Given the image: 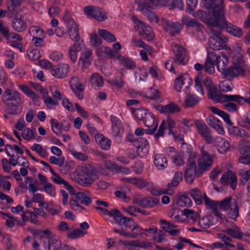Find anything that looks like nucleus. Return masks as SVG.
I'll return each instance as SVG.
<instances>
[{"mask_svg": "<svg viewBox=\"0 0 250 250\" xmlns=\"http://www.w3.org/2000/svg\"><path fill=\"white\" fill-rule=\"evenodd\" d=\"M216 4V8H217V12L214 9L213 11V19L217 23L216 25L217 28L220 31L225 28L230 34L238 38H241L243 35L242 29L228 22L225 19L223 8L222 7V1L221 0H217Z\"/></svg>", "mask_w": 250, "mask_h": 250, "instance_id": "1", "label": "nucleus"}, {"mask_svg": "<svg viewBox=\"0 0 250 250\" xmlns=\"http://www.w3.org/2000/svg\"><path fill=\"white\" fill-rule=\"evenodd\" d=\"M2 101L7 106L5 111L8 114L16 115L21 112L20 107L22 100L18 91L10 89H6L2 95Z\"/></svg>", "mask_w": 250, "mask_h": 250, "instance_id": "2", "label": "nucleus"}, {"mask_svg": "<svg viewBox=\"0 0 250 250\" xmlns=\"http://www.w3.org/2000/svg\"><path fill=\"white\" fill-rule=\"evenodd\" d=\"M208 32L210 34L208 41V45L213 50H219L222 48V42H226L228 39L221 34V31L217 27V23L213 18L207 21Z\"/></svg>", "mask_w": 250, "mask_h": 250, "instance_id": "3", "label": "nucleus"}, {"mask_svg": "<svg viewBox=\"0 0 250 250\" xmlns=\"http://www.w3.org/2000/svg\"><path fill=\"white\" fill-rule=\"evenodd\" d=\"M214 159V155L208 153L205 150L203 146L201 149V153L198 158L199 173H203L209 170L212 166Z\"/></svg>", "mask_w": 250, "mask_h": 250, "instance_id": "4", "label": "nucleus"}, {"mask_svg": "<svg viewBox=\"0 0 250 250\" xmlns=\"http://www.w3.org/2000/svg\"><path fill=\"white\" fill-rule=\"evenodd\" d=\"M172 50L174 55V62L178 65H185L188 61L186 49L177 43L172 44Z\"/></svg>", "mask_w": 250, "mask_h": 250, "instance_id": "5", "label": "nucleus"}, {"mask_svg": "<svg viewBox=\"0 0 250 250\" xmlns=\"http://www.w3.org/2000/svg\"><path fill=\"white\" fill-rule=\"evenodd\" d=\"M85 14L89 19H94L99 21H105L107 16L105 12L99 7L88 6L83 8Z\"/></svg>", "mask_w": 250, "mask_h": 250, "instance_id": "6", "label": "nucleus"}, {"mask_svg": "<svg viewBox=\"0 0 250 250\" xmlns=\"http://www.w3.org/2000/svg\"><path fill=\"white\" fill-rule=\"evenodd\" d=\"M132 20L136 23L135 27L137 26L140 34L147 41L153 40L154 36L151 28L135 17H133Z\"/></svg>", "mask_w": 250, "mask_h": 250, "instance_id": "7", "label": "nucleus"}, {"mask_svg": "<svg viewBox=\"0 0 250 250\" xmlns=\"http://www.w3.org/2000/svg\"><path fill=\"white\" fill-rule=\"evenodd\" d=\"M161 23L164 29L172 36L179 34L182 28L181 23L173 22L164 18H161Z\"/></svg>", "mask_w": 250, "mask_h": 250, "instance_id": "8", "label": "nucleus"}, {"mask_svg": "<svg viewBox=\"0 0 250 250\" xmlns=\"http://www.w3.org/2000/svg\"><path fill=\"white\" fill-rule=\"evenodd\" d=\"M199 168L197 167L196 163L188 164L184 172L186 182L188 184H191L195 177H199L203 174H199Z\"/></svg>", "mask_w": 250, "mask_h": 250, "instance_id": "9", "label": "nucleus"}, {"mask_svg": "<svg viewBox=\"0 0 250 250\" xmlns=\"http://www.w3.org/2000/svg\"><path fill=\"white\" fill-rule=\"evenodd\" d=\"M195 125L198 132L203 138L204 139L207 144L211 143L212 141V138L211 135V131L207 125L201 121H197Z\"/></svg>", "mask_w": 250, "mask_h": 250, "instance_id": "10", "label": "nucleus"}, {"mask_svg": "<svg viewBox=\"0 0 250 250\" xmlns=\"http://www.w3.org/2000/svg\"><path fill=\"white\" fill-rule=\"evenodd\" d=\"M245 71L241 66L234 65L226 68L222 73L224 77L228 80H231L238 76H244Z\"/></svg>", "mask_w": 250, "mask_h": 250, "instance_id": "11", "label": "nucleus"}, {"mask_svg": "<svg viewBox=\"0 0 250 250\" xmlns=\"http://www.w3.org/2000/svg\"><path fill=\"white\" fill-rule=\"evenodd\" d=\"M217 98L220 102L234 101L240 104L247 102L250 104V97L248 98L244 99L239 95H227L220 94L217 96Z\"/></svg>", "mask_w": 250, "mask_h": 250, "instance_id": "12", "label": "nucleus"}, {"mask_svg": "<svg viewBox=\"0 0 250 250\" xmlns=\"http://www.w3.org/2000/svg\"><path fill=\"white\" fill-rule=\"evenodd\" d=\"M70 87L76 96L79 99L82 100L83 98V84L79 81L77 77H72L70 81Z\"/></svg>", "mask_w": 250, "mask_h": 250, "instance_id": "13", "label": "nucleus"}, {"mask_svg": "<svg viewBox=\"0 0 250 250\" xmlns=\"http://www.w3.org/2000/svg\"><path fill=\"white\" fill-rule=\"evenodd\" d=\"M221 183L224 186L229 185L232 189H235L237 184V177L235 173L229 171L221 177Z\"/></svg>", "mask_w": 250, "mask_h": 250, "instance_id": "14", "label": "nucleus"}, {"mask_svg": "<svg viewBox=\"0 0 250 250\" xmlns=\"http://www.w3.org/2000/svg\"><path fill=\"white\" fill-rule=\"evenodd\" d=\"M203 201H204L207 209H211L212 211L213 214L219 219L221 220L223 219V214L219 212L217 209V207L218 206V202L210 199L207 196L205 193H204Z\"/></svg>", "mask_w": 250, "mask_h": 250, "instance_id": "15", "label": "nucleus"}, {"mask_svg": "<svg viewBox=\"0 0 250 250\" xmlns=\"http://www.w3.org/2000/svg\"><path fill=\"white\" fill-rule=\"evenodd\" d=\"M112 122V134L115 137H121L123 135L124 128L121 121L113 115L110 116Z\"/></svg>", "mask_w": 250, "mask_h": 250, "instance_id": "16", "label": "nucleus"}, {"mask_svg": "<svg viewBox=\"0 0 250 250\" xmlns=\"http://www.w3.org/2000/svg\"><path fill=\"white\" fill-rule=\"evenodd\" d=\"M69 67L68 64L62 63L51 68V74L56 78L62 79L65 77L69 72Z\"/></svg>", "mask_w": 250, "mask_h": 250, "instance_id": "17", "label": "nucleus"}, {"mask_svg": "<svg viewBox=\"0 0 250 250\" xmlns=\"http://www.w3.org/2000/svg\"><path fill=\"white\" fill-rule=\"evenodd\" d=\"M216 54L214 52H209L208 54L205 64V68L207 72L209 74H213L215 72V65H216Z\"/></svg>", "mask_w": 250, "mask_h": 250, "instance_id": "18", "label": "nucleus"}, {"mask_svg": "<svg viewBox=\"0 0 250 250\" xmlns=\"http://www.w3.org/2000/svg\"><path fill=\"white\" fill-rule=\"evenodd\" d=\"M208 125L216 130L219 134H223L225 133L222 123L215 117L209 116L207 119Z\"/></svg>", "mask_w": 250, "mask_h": 250, "instance_id": "19", "label": "nucleus"}, {"mask_svg": "<svg viewBox=\"0 0 250 250\" xmlns=\"http://www.w3.org/2000/svg\"><path fill=\"white\" fill-rule=\"evenodd\" d=\"M67 27L68 29L67 31L71 39L75 42H79L80 36L79 33L78 26L76 22H69V24L67 25Z\"/></svg>", "mask_w": 250, "mask_h": 250, "instance_id": "20", "label": "nucleus"}, {"mask_svg": "<svg viewBox=\"0 0 250 250\" xmlns=\"http://www.w3.org/2000/svg\"><path fill=\"white\" fill-rule=\"evenodd\" d=\"M79 173L81 175H87L91 177L98 178V171L95 167L89 164H86L80 167Z\"/></svg>", "mask_w": 250, "mask_h": 250, "instance_id": "21", "label": "nucleus"}, {"mask_svg": "<svg viewBox=\"0 0 250 250\" xmlns=\"http://www.w3.org/2000/svg\"><path fill=\"white\" fill-rule=\"evenodd\" d=\"M215 146L221 153L227 152L230 147L229 142L222 137H217L215 141Z\"/></svg>", "mask_w": 250, "mask_h": 250, "instance_id": "22", "label": "nucleus"}, {"mask_svg": "<svg viewBox=\"0 0 250 250\" xmlns=\"http://www.w3.org/2000/svg\"><path fill=\"white\" fill-rule=\"evenodd\" d=\"M144 123L145 125L148 127H153L151 129H148L146 130V133L148 134H151L155 132L157 129L158 125L156 124H155L154 117L153 115L149 112L147 115H146V118L144 120H143Z\"/></svg>", "mask_w": 250, "mask_h": 250, "instance_id": "23", "label": "nucleus"}, {"mask_svg": "<svg viewBox=\"0 0 250 250\" xmlns=\"http://www.w3.org/2000/svg\"><path fill=\"white\" fill-rule=\"evenodd\" d=\"M97 143L102 149L108 150L110 148L111 141L107 138L104 137L102 134H97L95 135Z\"/></svg>", "mask_w": 250, "mask_h": 250, "instance_id": "24", "label": "nucleus"}, {"mask_svg": "<svg viewBox=\"0 0 250 250\" xmlns=\"http://www.w3.org/2000/svg\"><path fill=\"white\" fill-rule=\"evenodd\" d=\"M216 65L218 71L222 74L228 65V57L225 54H222L221 56L216 55Z\"/></svg>", "mask_w": 250, "mask_h": 250, "instance_id": "25", "label": "nucleus"}, {"mask_svg": "<svg viewBox=\"0 0 250 250\" xmlns=\"http://www.w3.org/2000/svg\"><path fill=\"white\" fill-rule=\"evenodd\" d=\"M182 21L187 26L196 27L198 30V35L203 34V33L200 31L202 28V25L195 20L189 17L184 16L182 18Z\"/></svg>", "mask_w": 250, "mask_h": 250, "instance_id": "26", "label": "nucleus"}, {"mask_svg": "<svg viewBox=\"0 0 250 250\" xmlns=\"http://www.w3.org/2000/svg\"><path fill=\"white\" fill-rule=\"evenodd\" d=\"M189 194L194 202L198 205H200L203 203L204 193L197 188H193L190 190Z\"/></svg>", "mask_w": 250, "mask_h": 250, "instance_id": "27", "label": "nucleus"}, {"mask_svg": "<svg viewBox=\"0 0 250 250\" xmlns=\"http://www.w3.org/2000/svg\"><path fill=\"white\" fill-rule=\"evenodd\" d=\"M154 164L159 169H163L167 166V161L166 157L163 154H157L155 156Z\"/></svg>", "mask_w": 250, "mask_h": 250, "instance_id": "28", "label": "nucleus"}, {"mask_svg": "<svg viewBox=\"0 0 250 250\" xmlns=\"http://www.w3.org/2000/svg\"><path fill=\"white\" fill-rule=\"evenodd\" d=\"M143 1L144 6L146 8H153L160 5L165 6L167 5L170 0H142Z\"/></svg>", "mask_w": 250, "mask_h": 250, "instance_id": "29", "label": "nucleus"}, {"mask_svg": "<svg viewBox=\"0 0 250 250\" xmlns=\"http://www.w3.org/2000/svg\"><path fill=\"white\" fill-rule=\"evenodd\" d=\"M81 46L78 42L71 46L69 49V54L72 62L74 63L77 61V53L81 50Z\"/></svg>", "mask_w": 250, "mask_h": 250, "instance_id": "30", "label": "nucleus"}, {"mask_svg": "<svg viewBox=\"0 0 250 250\" xmlns=\"http://www.w3.org/2000/svg\"><path fill=\"white\" fill-rule=\"evenodd\" d=\"M168 155L171 156L172 161L177 166H182L184 161L179 153L175 150L174 147H169Z\"/></svg>", "mask_w": 250, "mask_h": 250, "instance_id": "31", "label": "nucleus"}, {"mask_svg": "<svg viewBox=\"0 0 250 250\" xmlns=\"http://www.w3.org/2000/svg\"><path fill=\"white\" fill-rule=\"evenodd\" d=\"M13 28L18 32L24 31L27 28L26 23L19 18H14L12 22Z\"/></svg>", "mask_w": 250, "mask_h": 250, "instance_id": "32", "label": "nucleus"}, {"mask_svg": "<svg viewBox=\"0 0 250 250\" xmlns=\"http://www.w3.org/2000/svg\"><path fill=\"white\" fill-rule=\"evenodd\" d=\"M117 59L120 60L123 65L128 69H134L136 67V63L128 58H125L121 55H118Z\"/></svg>", "mask_w": 250, "mask_h": 250, "instance_id": "33", "label": "nucleus"}, {"mask_svg": "<svg viewBox=\"0 0 250 250\" xmlns=\"http://www.w3.org/2000/svg\"><path fill=\"white\" fill-rule=\"evenodd\" d=\"M180 107L174 104L171 103L161 107V111L164 113H174L180 111Z\"/></svg>", "mask_w": 250, "mask_h": 250, "instance_id": "34", "label": "nucleus"}, {"mask_svg": "<svg viewBox=\"0 0 250 250\" xmlns=\"http://www.w3.org/2000/svg\"><path fill=\"white\" fill-rule=\"evenodd\" d=\"M61 241L59 238H52L48 240V250H60L62 247Z\"/></svg>", "mask_w": 250, "mask_h": 250, "instance_id": "35", "label": "nucleus"}, {"mask_svg": "<svg viewBox=\"0 0 250 250\" xmlns=\"http://www.w3.org/2000/svg\"><path fill=\"white\" fill-rule=\"evenodd\" d=\"M78 175L80 177V181L79 183L83 186L88 187L91 186L94 182L98 178L94 177H91L90 176L81 175V173H78Z\"/></svg>", "mask_w": 250, "mask_h": 250, "instance_id": "36", "label": "nucleus"}, {"mask_svg": "<svg viewBox=\"0 0 250 250\" xmlns=\"http://www.w3.org/2000/svg\"><path fill=\"white\" fill-rule=\"evenodd\" d=\"M159 203V200L157 198L148 196L144 198L143 208H152L156 206Z\"/></svg>", "mask_w": 250, "mask_h": 250, "instance_id": "37", "label": "nucleus"}, {"mask_svg": "<svg viewBox=\"0 0 250 250\" xmlns=\"http://www.w3.org/2000/svg\"><path fill=\"white\" fill-rule=\"evenodd\" d=\"M90 83L92 86L96 88L102 86L103 84L102 77L98 73H93L90 77Z\"/></svg>", "mask_w": 250, "mask_h": 250, "instance_id": "38", "label": "nucleus"}, {"mask_svg": "<svg viewBox=\"0 0 250 250\" xmlns=\"http://www.w3.org/2000/svg\"><path fill=\"white\" fill-rule=\"evenodd\" d=\"M143 234L146 235V233H144L143 229L136 224L131 229V232L128 233V238H137L138 236H142Z\"/></svg>", "mask_w": 250, "mask_h": 250, "instance_id": "39", "label": "nucleus"}, {"mask_svg": "<svg viewBox=\"0 0 250 250\" xmlns=\"http://www.w3.org/2000/svg\"><path fill=\"white\" fill-rule=\"evenodd\" d=\"M200 101V99L194 95L188 94L185 101L184 105L186 107H193L197 104Z\"/></svg>", "mask_w": 250, "mask_h": 250, "instance_id": "40", "label": "nucleus"}, {"mask_svg": "<svg viewBox=\"0 0 250 250\" xmlns=\"http://www.w3.org/2000/svg\"><path fill=\"white\" fill-rule=\"evenodd\" d=\"M98 33L103 39L109 42H114L116 41L114 36L106 30L99 29Z\"/></svg>", "mask_w": 250, "mask_h": 250, "instance_id": "41", "label": "nucleus"}, {"mask_svg": "<svg viewBox=\"0 0 250 250\" xmlns=\"http://www.w3.org/2000/svg\"><path fill=\"white\" fill-rule=\"evenodd\" d=\"M232 201L231 197H227L218 203L219 208L223 210L228 211L231 207Z\"/></svg>", "mask_w": 250, "mask_h": 250, "instance_id": "42", "label": "nucleus"}, {"mask_svg": "<svg viewBox=\"0 0 250 250\" xmlns=\"http://www.w3.org/2000/svg\"><path fill=\"white\" fill-rule=\"evenodd\" d=\"M29 33L33 37V38L38 37H45V33L43 31L37 26L30 27L29 29Z\"/></svg>", "mask_w": 250, "mask_h": 250, "instance_id": "43", "label": "nucleus"}, {"mask_svg": "<svg viewBox=\"0 0 250 250\" xmlns=\"http://www.w3.org/2000/svg\"><path fill=\"white\" fill-rule=\"evenodd\" d=\"M229 209V217L233 220L236 219V218L239 216V208L237 204L234 199H233L232 206Z\"/></svg>", "mask_w": 250, "mask_h": 250, "instance_id": "44", "label": "nucleus"}, {"mask_svg": "<svg viewBox=\"0 0 250 250\" xmlns=\"http://www.w3.org/2000/svg\"><path fill=\"white\" fill-rule=\"evenodd\" d=\"M19 88L24 92L27 96L31 98L32 100H37L38 95L32 91V90L26 85H19Z\"/></svg>", "mask_w": 250, "mask_h": 250, "instance_id": "45", "label": "nucleus"}, {"mask_svg": "<svg viewBox=\"0 0 250 250\" xmlns=\"http://www.w3.org/2000/svg\"><path fill=\"white\" fill-rule=\"evenodd\" d=\"M36 129L35 128H25L22 133V137L26 140H31L36 138Z\"/></svg>", "mask_w": 250, "mask_h": 250, "instance_id": "46", "label": "nucleus"}, {"mask_svg": "<svg viewBox=\"0 0 250 250\" xmlns=\"http://www.w3.org/2000/svg\"><path fill=\"white\" fill-rule=\"evenodd\" d=\"M86 233V231L77 229L72 231L69 232L67 234V237L71 239H76L79 237H83Z\"/></svg>", "mask_w": 250, "mask_h": 250, "instance_id": "47", "label": "nucleus"}, {"mask_svg": "<svg viewBox=\"0 0 250 250\" xmlns=\"http://www.w3.org/2000/svg\"><path fill=\"white\" fill-rule=\"evenodd\" d=\"M230 133L241 138L248 137V133L244 129L236 126H232L229 129Z\"/></svg>", "mask_w": 250, "mask_h": 250, "instance_id": "48", "label": "nucleus"}, {"mask_svg": "<svg viewBox=\"0 0 250 250\" xmlns=\"http://www.w3.org/2000/svg\"><path fill=\"white\" fill-rule=\"evenodd\" d=\"M76 197L81 203L89 205L91 203V198L84 192H79L76 194Z\"/></svg>", "mask_w": 250, "mask_h": 250, "instance_id": "49", "label": "nucleus"}, {"mask_svg": "<svg viewBox=\"0 0 250 250\" xmlns=\"http://www.w3.org/2000/svg\"><path fill=\"white\" fill-rule=\"evenodd\" d=\"M23 0H11L9 5L8 6L9 12L13 15L17 12V8L20 6Z\"/></svg>", "mask_w": 250, "mask_h": 250, "instance_id": "50", "label": "nucleus"}, {"mask_svg": "<svg viewBox=\"0 0 250 250\" xmlns=\"http://www.w3.org/2000/svg\"><path fill=\"white\" fill-rule=\"evenodd\" d=\"M224 232H226L230 236L235 238L241 239L243 236L242 231L237 227L228 229L225 230Z\"/></svg>", "mask_w": 250, "mask_h": 250, "instance_id": "51", "label": "nucleus"}, {"mask_svg": "<svg viewBox=\"0 0 250 250\" xmlns=\"http://www.w3.org/2000/svg\"><path fill=\"white\" fill-rule=\"evenodd\" d=\"M92 51L87 49L83 52L81 55L80 60L82 62L83 65L88 64L92 60Z\"/></svg>", "mask_w": 250, "mask_h": 250, "instance_id": "52", "label": "nucleus"}, {"mask_svg": "<svg viewBox=\"0 0 250 250\" xmlns=\"http://www.w3.org/2000/svg\"><path fill=\"white\" fill-rule=\"evenodd\" d=\"M182 179V173L181 172L178 171L175 173L174 178L171 181L167 184V187L169 188L176 187L178 186L179 183Z\"/></svg>", "mask_w": 250, "mask_h": 250, "instance_id": "53", "label": "nucleus"}, {"mask_svg": "<svg viewBox=\"0 0 250 250\" xmlns=\"http://www.w3.org/2000/svg\"><path fill=\"white\" fill-rule=\"evenodd\" d=\"M177 203L180 207H189L191 206L192 201L188 196L183 195L179 198Z\"/></svg>", "mask_w": 250, "mask_h": 250, "instance_id": "54", "label": "nucleus"}, {"mask_svg": "<svg viewBox=\"0 0 250 250\" xmlns=\"http://www.w3.org/2000/svg\"><path fill=\"white\" fill-rule=\"evenodd\" d=\"M43 99L46 106L49 109H54L58 104V101L49 96H43Z\"/></svg>", "mask_w": 250, "mask_h": 250, "instance_id": "55", "label": "nucleus"}, {"mask_svg": "<svg viewBox=\"0 0 250 250\" xmlns=\"http://www.w3.org/2000/svg\"><path fill=\"white\" fill-rule=\"evenodd\" d=\"M238 150L241 154L249 153L250 151V142L247 140H243L239 145Z\"/></svg>", "mask_w": 250, "mask_h": 250, "instance_id": "56", "label": "nucleus"}, {"mask_svg": "<svg viewBox=\"0 0 250 250\" xmlns=\"http://www.w3.org/2000/svg\"><path fill=\"white\" fill-rule=\"evenodd\" d=\"M223 1V0H221ZM217 0H205L204 1V6L209 10L213 14V10H216V11L217 12V8H216L217 5ZM223 4V1H222V5ZM223 8V7L222 6Z\"/></svg>", "mask_w": 250, "mask_h": 250, "instance_id": "57", "label": "nucleus"}, {"mask_svg": "<svg viewBox=\"0 0 250 250\" xmlns=\"http://www.w3.org/2000/svg\"><path fill=\"white\" fill-rule=\"evenodd\" d=\"M50 124L52 131L57 135H60L62 132L61 124L60 125L58 120L54 119H51L50 120Z\"/></svg>", "mask_w": 250, "mask_h": 250, "instance_id": "58", "label": "nucleus"}, {"mask_svg": "<svg viewBox=\"0 0 250 250\" xmlns=\"http://www.w3.org/2000/svg\"><path fill=\"white\" fill-rule=\"evenodd\" d=\"M160 222L161 229L166 232L169 231V230L176 227L174 223L168 222L163 219H161Z\"/></svg>", "mask_w": 250, "mask_h": 250, "instance_id": "59", "label": "nucleus"}, {"mask_svg": "<svg viewBox=\"0 0 250 250\" xmlns=\"http://www.w3.org/2000/svg\"><path fill=\"white\" fill-rule=\"evenodd\" d=\"M202 79V76L201 74H199L196 76L194 79L195 88L199 93L202 95H204V89L203 86L201 84V81Z\"/></svg>", "mask_w": 250, "mask_h": 250, "instance_id": "60", "label": "nucleus"}, {"mask_svg": "<svg viewBox=\"0 0 250 250\" xmlns=\"http://www.w3.org/2000/svg\"><path fill=\"white\" fill-rule=\"evenodd\" d=\"M149 112L146 109L144 108H138L136 109L135 115L136 117L140 121H143L146 118V115Z\"/></svg>", "mask_w": 250, "mask_h": 250, "instance_id": "61", "label": "nucleus"}, {"mask_svg": "<svg viewBox=\"0 0 250 250\" xmlns=\"http://www.w3.org/2000/svg\"><path fill=\"white\" fill-rule=\"evenodd\" d=\"M183 214L186 217L191 218L193 221H196L198 218V213L192 209L185 208L183 211Z\"/></svg>", "mask_w": 250, "mask_h": 250, "instance_id": "62", "label": "nucleus"}, {"mask_svg": "<svg viewBox=\"0 0 250 250\" xmlns=\"http://www.w3.org/2000/svg\"><path fill=\"white\" fill-rule=\"evenodd\" d=\"M239 175L240 176L241 183L245 185L250 179V169L246 171L241 170L239 172Z\"/></svg>", "mask_w": 250, "mask_h": 250, "instance_id": "63", "label": "nucleus"}, {"mask_svg": "<svg viewBox=\"0 0 250 250\" xmlns=\"http://www.w3.org/2000/svg\"><path fill=\"white\" fill-rule=\"evenodd\" d=\"M27 55L30 60L36 61L39 60L41 55L39 50L37 49H31L28 51Z\"/></svg>", "mask_w": 250, "mask_h": 250, "instance_id": "64", "label": "nucleus"}]
</instances>
